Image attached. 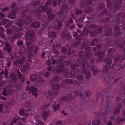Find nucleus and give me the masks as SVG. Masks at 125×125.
<instances>
[{
  "instance_id": "1",
  "label": "nucleus",
  "mask_w": 125,
  "mask_h": 125,
  "mask_svg": "<svg viewBox=\"0 0 125 125\" xmlns=\"http://www.w3.org/2000/svg\"><path fill=\"white\" fill-rule=\"evenodd\" d=\"M34 34L33 31L31 30H29L26 33L25 38L27 40H29L26 44V45H27L28 42L29 43H31L29 44V45H32L31 44L35 41L36 38L34 37Z\"/></svg>"
},
{
  "instance_id": "2",
  "label": "nucleus",
  "mask_w": 125,
  "mask_h": 125,
  "mask_svg": "<svg viewBox=\"0 0 125 125\" xmlns=\"http://www.w3.org/2000/svg\"><path fill=\"white\" fill-rule=\"evenodd\" d=\"M30 43H28L27 46V49L28 52V56L30 58H32L34 56L35 53L36 54H37V50L39 49L38 47H36L35 48V51H32L33 50V46L32 45H29V44Z\"/></svg>"
},
{
  "instance_id": "3",
  "label": "nucleus",
  "mask_w": 125,
  "mask_h": 125,
  "mask_svg": "<svg viewBox=\"0 0 125 125\" xmlns=\"http://www.w3.org/2000/svg\"><path fill=\"white\" fill-rule=\"evenodd\" d=\"M85 54V52H81L79 53V57L78 58L77 62L81 64V66H82V64H87L85 62V59L83 57Z\"/></svg>"
},
{
  "instance_id": "4",
  "label": "nucleus",
  "mask_w": 125,
  "mask_h": 125,
  "mask_svg": "<svg viewBox=\"0 0 125 125\" xmlns=\"http://www.w3.org/2000/svg\"><path fill=\"white\" fill-rule=\"evenodd\" d=\"M82 71L83 73H85L86 76L87 78H89L91 76L90 73L88 71L86 70V69L88 68L89 65L87 64H82Z\"/></svg>"
},
{
  "instance_id": "5",
  "label": "nucleus",
  "mask_w": 125,
  "mask_h": 125,
  "mask_svg": "<svg viewBox=\"0 0 125 125\" xmlns=\"http://www.w3.org/2000/svg\"><path fill=\"white\" fill-rule=\"evenodd\" d=\"M94 54L96 56H99V58L100 61H105V58L104 57L105 53L101 51H99L95 52Z\"/></svg>"
},
{
  "instance_id": "6",
  "label": "nucleus",
  "mask_w": 125,
  "mask_h": 125,
  "mask_svg": "<svg viewBox=\"0 0 125 125\" xmlns=\"http://www.w3.org/2000/svg\"><path fill=\"white\" fill-rule=\"evenodd\" d=\"M26 89L27 90H29L30 92L31 91L32 94L35 95V97H37V90L36 88L33 86H31V88H30L29 86H27L26 87Z\"/></svg>"
},
{
  "instance_id": "7",
  "label": "nucleus",
  "mask_w": 125,
  "mask_h": 125,
  "mask_svg": "<svg viewBox=\"0 0 125 125\" xmlns=\"http://www.w3.org/2000/svg\"><path fill=\"white\" fill-rule=\"evenodd\" d=\"M18 12L17 9H15L12 10L7 15V17L10 19H13L16 17V14Z\"/></svg>"
},
{
  "instance_id": "8",
  "label": "nucleus",
  "mask_w": 125,
  "mask_h": 125,
  "mask_svg": "<svg viewBox=\"0 0 125 125\" xmlns=\"http://www.w3.org/2000/svg\"><path fill=\"white\" fill-rule=\"evenodd\" d=\"M25 57H22L21 58L16 60L14 62V63L16 66H19L22 64L24 62Z\"/></svg>"
},
{
  "instance_id": "9",
  "label": "nucleus",
  "mask_w": 125,
  "mask_h": 125,
  "mask_svg": "<svg viewBox=\"0 0 125 125\" xmlns=\"http://www.w3.org/2000/svg\"><path fill=\"white\" fill-rule=\"evenodd\" d=\"M63 66L62 65L56 67L53 70V72L54 73H57V72H60L61 73L62 72H65L64 71H63L64 70H67V69L66 68H64V69H63Z\"/></svg>"
},
{
  "instance_id": "10",
  "label": "nucleus",
  "mask_w": 125,
  "mask_h": 125,
  "mask_svg": "<svg viewBox=\"0 0 125 125\" xmlns=\"http://www.w3.org/2000/svg\"><path fill=\"white\" fill-rule=\"evenodd\" d=\"M122 3V1L121 0H120L117 1L115 3V5L114 8H112V9H111L110 10V11H112V9L115 11L119 9L120 7V5L121 3Z\"/></svg>"
},
{
  "instance_id": "11",
  "label": "nucleus",
  "mask_w": 125,
  "mask_h": 125,
  "mask_svg": "<svg viewBox=\"0 0 125 125\" xmlns=\"http://www.w3.org/2000/svg\"><path fill=\"white\" fill-rule=\"evenodd\" d=\"M92 1L91 0H84L81 3V6L83 7L88 6H89L91 5L92 3Z\"/></svg>"
},
{
  "instance_id": "12",
  "label": "nucleus",
  "mask_w": 125,
  "mask_h": 125,
  "mask_svg": "<svg viewBox=\"0 0 125 125\" xmlns=\"http://www.w3.org/2000/svg\"><path fill=\"white\" fill-rule=\"evenodd\" d=\"M24 24H26L25 21L23 19H21L18 21L17 23L15 25L19 27H20L22 26Z\"/></svg>"
},
{
  "instance_id": "13",
  "label": "nucleus",
  "mask_w": 125,
  "mask_h": 125,
  "mask_svg": "<svg viewBox=\"0 0 125 125\" xmlns=\"http://www.w3.org/2000/svg\"><path fill=\"white\" fill-rule=\"evenodd\" d=\"M98 41V39L95 38L92 40L90 43L89 45L92 46H94L96 44Z\"/></svg>"
},
{
  "instance_id": "14",
  "label": "nucleus",
  "mask_w": 125,
  "mask_h": 125,
  "mask_svg": "<svg viewBox=\"0 0 125 125\" xmlns=\"http://www.w3.org/2000/svg\"><path fill=\"white\" fill-rule=\"evenodd\" d=\"M114 29L115 33V36H117L120 32L119 27L117 26H115L114 27Z\"/></svg>"
},
{
  "instance_id": "15",
  "label": "nucleus",
  "mask_w": 125,
  "mask_h": 125,
  "mask_svg": "<svg viewBox=\"0 0 125 125\" xmlns=\"http://www.w3.org/2000/svg\"><path fill=\"white\" fill-rule=\"evenodd\" d=\"M26 49L24 47H21L19 51L20 55V56L22 57H24V55L25 53Z\"/></svg>"
},
{
  "instance_id": "16",
  "label": "nucleus",
  "mask_w": 125,
  "mask_h": 125,
  "mask_svg": "<svg viewBox=\"0 0 125 125\" xmlns=\"http://www.w3.org/2000/svg\"><path fill=\"white\" fill-rule=\"evenodd\" d=\"M4 50L5 51H7L8 53H10L11 52V47L9 44L7 43L6 44L5 48L4 49Z\"/></svg>"
},
{
  "instance_id": "17",
  "label": "nucleus",
  "mask_w": 125,
  "mask_h": 125,
  "mask_svg": "<svg viewBox=\"0 0 125 125\" xmlns=\"http://www.w3.org/2000/svg\"><path fill=\"white\" fill-rule=\"evenodd\" d=\"M11 29L14 32H16L22 30V28H19L18 27L15 26H12Z\"/></svg>"
},
{
  "instance_id": "18",
  "label": "nucleus",
  "mask_w": 125,
  "mask_h": 125,
  "mask_svg": "<svg viewBox=\"0 0 125 125\" xmlns=\"http://www.w3.org/2000/svg\"><path fill=\"white\" fill-rule=\"evenodd\" d=\"M110 67L108 68V66L106 65V66L104 67L103 68L102 72L104 74H106L108 73L109 72V69Z\"/></svg>"
},
{
  "instance_id": "19",
  "label": "nucleus",
  "mask_w": 125,
  "mask_h": 125,
  "mask_svg": "<svg viewBox=\"0 0 125 125\" xmlns=\"http://www.w3.org/2000/svg\"><path fill=\"white\" fill-rule=\"evenodd\" d=\"M32 18L31 16H27L25 19V24H28L31 22Z\"/></svg>"
},
{
  "instance_id": "20",
  "label": "nucleus",
  "mask_w": 125,
  "mask_h": 125,
  "mask_svg": "<svg viewBox=\"0 0 125 125\" xmlns=\"http://www.w3.org/2000/svg\"><path fill=\"white\" fill-rule=\"evenodd\" d=\"M37 75L35 74H32L30 76V78L31 81L32 82L34 81L37 79Z\"/></svg>"
},
{
  "instance_id": "21",
  "label": "nucleus",
  "mask_w": 125,
  "mask_h": 125,
  "mask_svg": "<svg viewBox=\"0 0 125 125\" xmlns=\"http://www.w3.org/2000/svg\"><path fill=\"white\" fill-rule=\"evenodd\" d=\"M14 91V89L11 88H9L7 89V94L10 95H12Z\"/></svg>"
},
{
  "instance_id": "22",
  "label": "nucleus",
  "mask_w": 125,
  "mask_h": 125,
  "mask_svg": "<svg viewBox=\"0 0 125 125\" xmlns=\"http://www.w3.org/2000/svg\"><path fill=\"white\" fill-rule=\"evenodd\" d=\"M112 61V59L111 58H109L107 60L106 65L108 66V68L110 67Z\"/></svg>"
},
{
  "instance_id": "23",
  "label": "nucleus",
  "mask_w": 125,
  "mask_h": 125,
  "mask_svg": "<svg viewBox=\"0 0 125 125\" xmlns=\"http://www.w3.org/2000/svg\"><path fill=\"white\" fill-rule=\"evenodd\" d=\"M32 27L35 28H39V24L37 21H36L32 23Z\"/></svg>"
},
{
  "instance_id": "24",
  "label": "nucleus",
  "mask_w": 125,
  "mask_h": 125,
  "mask_svg": "<svg viewBox=\"0 0 125 125\" xmlns=\"http://www.w3.org/2000/svg\"><path fill=\"white\" fill-rule=\"evenodd\" d=\"M55 104H54V111H56L59 110V104L57 103L56 101L54 102Z\"/></svg>"
},
{
  "instance_id": "25",
  "label": "nucleus",
  "mask_w": 125,
  "mask_h": 125,
  "mask_svg": "<svg viewBox=\"0 0 125 125\" xmlns=\"http://www.w3.org/2000/svg\"><path fill=\"white\" fill-rule=\"evenodd\" d=\"M28 68V66L26 65H23L21 67V71L22 73H24L26 72Z\"/></svg>"
},
{
  "instance_id": "26",
  "label": "nucleus",
  "mask_w": 125,
  "mask_h": 125,
  "mask_svg": "<svg viewBox=\"0 0 125 125\" xmlns=\"http://www.w3.org/2000/svg\"><path fill=\"white\" fill-rule=\"evenodd\" d=\"M71 64L72 65V66L71 67V68H72V69H74L73 68V66H75V67H78L79 66H80L82 67V66L80 65H79L78 63H77L76 61H73L71 63Z\"/></svg>"
},
{
  "instance_id": "27",
  "label": "nucleus",
  "mask_w": 125,
  "mask_h": 125,
  "mask_svg": "<svg viewBox=\"0 0 125 125\" xmlns=\"http://www.w3.org/2000/svg\"><path fill=\"white\" fill-rule=\"evenodd\" d=\"M48 7L45 6H43L40 8V11L42 12H43L45 11L48 8Z\"/></svg>"
},
{
  "instance_id": "28",
  "label": "nucleus",
  "mask_w": 125,
  "mask_h": 125,
  "mask_svg": "<svg viewBox=\"0 0 125 125\" xmlns=\"http://www.w3.org/2000/svg\"><path fill=\"white\" fill-rule=\"evenodd\" d=\"M81 43L80 41L79 40H77L75 42L73 43V45L75 47H78L80 45Z\"/></svg>"
},
{
  "instance_id": "29",
  "label": "nucleus",
  "mask_w": 125,
  "mask_h": 125,
  "mask_svg": "<svg viewBox=\"0 0 125 125\" xmlns=\"http://www.w3.org/2000/svg\"><path fill=\"white\" fill-rule=\"evenodd\" d=\"M112 32L111 28H108L105 34L107 36H109L112 34Z\"/></svg>"
},
{
  "instance_id": "30",
  "label": "nucleus",
  "mask_w": 125,
  "mask_h": 125,
  "mask_svg": "<svg viewBox=\"0 0 125 125\" xmlns=\"http://www.w3.org/2000/svg\"><path fill=\"white\" fill-rule=\"evenodd\" d=\"M75 74H73L71 72H69L66 74V76L67 77L73 78L75 76Z\"/></svg>"
},
{
  "instance_id": "31",
  "label": "nucleus",
  "mask_w": 125,
  "mask_h": 125,
  "mask_svg": "<svg viewBox=\"0 0 125 125\" xmlns=\"http://www.w3.org/2000/svg\"><path fill=\"white\" fill-rule=\"evenodd\" d=\"M88 27L89 28L92 29H94L97 28V26L95 24H91L89 25Z\"/></svg>"
},
{
  "instance_id": "32",
  "label": "nucleus",
  "mask_w": 125,
  "mask_h": 125,
  "mask_svg": "<svg viewBox=\"0 0 125 125\" xmlns=\"http://www.w3.org/2000/svg\"><path fill=\"white\" fill-rule=\"evenodd\" d=\"M61 0H54L53 1V6H56L57 4H59L61 1Z\"/></svg>"
},
{
  "instance_id": "33",
  "label": "nucleus",
  "mask_w": 125,
  "mask_h": 125,
  "mask_svg": "<svg viewBox=\"0 0 125 125\" xmlns=\"http://www.w3.org/2000/svg\"><path fill=\"white\" fill-rule=\"evenodd\" d=\"M55 14H52L50 15L48 17V20L51 21L55 17Z\"/></svg>"
},
{
  "instance_id": "34",
  "label": "nucleus",
  "mask_w": 125,
  "mask_h": 125,
  "mask_svg": "<svg viewBox=\"0 0 125 125\" xmlns=\"http://www.w3.org/2000/svg\"><path fill=\"white\" fill-rule=\"evenodd\" d=\"M115 49H109L108 51V54L110 55L113 54L115 51Z\"/></svg>"
},
{
  "instance_id": "35",
  "label": "nucleus",
  "mask_w": 125,
  "mask_h": 125,
  "mask_svg": "<svg viewBox=\"0 0 125 125\" xmlns=\"http://www.w3.org/2000/svg\"><path fill=\"white\" fill-rule=\"evenodd\" d=\"M17 78L16 77V75L14 74L12 78L10 81V82L12 83L14 81L15 82H16L17 81Z\"/></svg>"
},
{
  "instance_id": "36",
  "label": "nucleus",
  "mask_w": 125,
  "mask_h": 125,
  "mask_svg": "<svg viewBox=\"0 0 125 125\" xmlns=\"http://www.w3.org/2000/svg\"><path fill=\"white\" fill-rule=\"evenodd\" d=\"M73 23L72 19L71 18L67 21L66 26L67 27H69Z\"/></svg>"
},
{
  "instance_id": "37",
  "label": "nucleus",
  "mask_w": 125,
  "mask_h": 125,
  "mask_svg": "<svg viewBox=\"0 0 125 125\" xmlns=\"http://www.w3.org/2000/svg\"><path fill=\"white\" fill-rule=\"evenodd\" d=\"M104 79L105 80L109 82H110L113 80V78L109 76H107L104 78Z\"/></svg>"
},
{
  "instance_id": "38",
  "label": "nucleus",
  "mask_w": 125,
  "mask_h": 125,
  "mask_svg": "<svg viewBox=\"0 0 125 125\" xmlns=\"http://www.w3.org/2000/svg\"><path fill=\"white\" fill-rule=\"evenodd\" d=\"M110 104V103L109 101H107V104L105 107V110H107L108 109L110 110L111 108L110 107H109V104Z\"/></svg>"
},
{
  "instance_id": "39",
  "label": "nucleus",
  "mask_w": 125,
  "mask_h": 125,
  "mask_svg": "<svg viewBox=\"0 0 125 125\" xmlns=\"http://www.w3.org/2000/svg\"><path fill=\"white\" fill-rule=\"evenodd\" d=\"M66 83L68 85H69L73 83V81L70 79H67L65 81Z\"/></svg>"
},
{
  "instance_id": "40",
  "label": "nucleus",
  "mask_w": 125,
  "mask_h": 125,
  "mask_svg": "<svg viewBox=\"0 0 125 125\" xmlns=\"http://www.w3.org/2000/svg\"><path fill=\"white\" fill-rule=\"evenodd\" d=\"M108 11L107 9H105L103 11H101L99 14V15L100 16H101L102 15H104L106 14Z\"/></svg>"
},
{
  "instance_id": "41",
  "label": "nucleus",
  "mask_w": 125,
  "mask_h": 125,
  "mask_svg": "<svg viewBox=\"0 0 125 125\" xmlns=\"http://www.w3.org/2000/svg\"><path fill=\"white\" fill-rule=\"evenodd\" d=\"M100 124V121L98 120H95L92 123V125H99Z\"/></svg>"
},
{
  "instance_id": "42",
  "label": "nucleus",
  "mask_w": 125,
  "mask_h": 125,
  "mask_svg": "<svg viewBox=\"0 0 125 125\" xmlns=\"http://www.w3.org/2000/svg\"><path fill=\"white\" fill-rule=\"evenodd\" d=\"M4 74L5 77L6 78L8 77L7 75H8L9 72L8 69L6 68L5 69L4 71L3 72Z\"/></svg>"
},
{
  "instance_id": "43",
  "label": "nucleus",
  "mask_w": 125,
  "mask_h": 125,
  "mask_svg": "<svg viewBox=\"0 0 125 125\" xmlns=\"http://www.w3.org/2000/svg\"><path fill=\"white\" fill-rule=\"evenodd\" d=\"M76 78L78 81H81L83 79V76L79 75L76 76Z\"/></svg>"
},
{
  "instance_id": "44",
  "label": "nucleus",
  "mask_w": 125,
  "mask_h": 125,
  "mask_svg": "<svg viewBox=\"0 0 125 125\" xmlns=\"http://www.w3.org/2000/svg\"><path fill=\"white\" fill-rule=\"evenodd\" d=\"M60 88L59 85L57 84H55L52 87V88L53 89H58Z\"/></svg>"
},
{
  "instance_id": "45",
  "label": "nucleus",
  "mask_w": 125,
  "mask_h": 125,
  "mask_svg": "<svg viewBox=\"0 0 125 125\" xmlns=\"http://www.w3.org/2000/svg\"><path fill=\"white\" fill-rule=\"evenodd\" d=\"M92 53L90 52L88 53L85 55V57L86 59H89L92 57Z\"/></svg>"
},
{
  "instance_id": "46",
  "label": "nucleus",
  "mask_w": 125,
  "mask_h": 125,
  "mask_svg": "<svg viewBox=\"0 0 125 125\" xmlns=\"http://www.w3.org/2000/svg\"><path fill=\"white\" fill-rule=\"evenodd\" d=\"M93 10V9L92 8L89 7H88L87 8H86L85 10L84 11L85 12H89Z\"/></svg>"
},
{
  "instance_id": "47",
  "label": "nucleus",
  "mask_w": 125,
  "mask_h": 125,
  "mask_svg": "<svg viewBox=\"0 0 125 125\" xmlns=\"http://www.w3.org/2000/svg\"><path fill=\"white\" fill-rule=\"evenodd\" d=\"M9 21V20L7 19H4L1 22V23H2V25H5Z\"/></svg>"
},
{
  "instance_id": "48",
  "label": "nucleus",
  "mask_w": 125,
  "mask_h": 125,
  "mask_svg": "<svg viewBox=\"0 0 125 125\" xmlns=\"http://www.w3.org/2000/svg\"><path fill=\"white\" fill-rule=\"evenodd\" d=\"M125 15V14L124 13L121 12L117 15V17L118 18H120V17H123Z\"/></svg>"
},
{
  "instance_id": "49",
  "label": "nucleus",
  "mask_w": 125,
  "mask_h": 125,
  "mask_svg": "<svg viewBox=\"0 0 125 125\" xmlns=\"http://www.w3.org/2000/svg\"><path fill=\"white\" fill-rule=\"evenodd\" d=\"M122 57L120 55L118 54L117 56H115L114 57V58L115 60H116L117 59L119 60H121Z\"/></svg>"
},
{
  "instance_id": "50",
  "label": "nucleus",
  "mask_w": 125,
  "mask_h": 125,
  "mask_svg": "<svg viewBox=\"0 0 125 125\" xmlns=\"http://www.w3.org/2000/svg\"><path fill=\"white\" fill-rule=\"evenodd\" d=\"M102 46V45L100 44L97 45L93 49V50L95 51L99 49Z\"/></svg>"
},
{
  "instance_id": "51",
  "label": "nucleus",
  "mask_w": 125,
  "mask_h": 125,
  "mask_svg": "<svg viewBox=\"0 0 125 125\" xmlns=\"http://www.w3.org/2000/svg\"><path fill=\"white\" fill-rule=\"evenodd\" d=\"M38 9L35 10L34 11V13L35 15L38 17L39 16V7L38 8Z\"/></svg>"
},
{
  "instance_id": "52",
  "label": "nucleus",
  "mask_w": 125,
  "mask_h": 125,
  "mask_svg": "<svg viewBox=\"0 0 125 125\" xmlns=\"http://www.w3.org/2000/svg\"><path fill=\"white\" fill-rule=\"evenodd\" d=\"M15 88L16 89L20 90L21 88V86L20 84H17L15 86Z\"/></svg>"
},
{
  "instance_id": "53",
  "label": "nucleus",
  "mask_w": 125,
  "mask_h": 125,
  "mask_svg": "<svg viewBox=\"0 0 125 125\" xmlns=\"http://www.w3.org/2000/svg\"><path fill=\"white\" fill-rule=\"evenodd\" d=\"M67 96L68 97V100H69L71 99H73L74 98V97L73 95L71 94H69Z\"/></svg>"
},
{
  "instance_id": "54",
  "label": "nucleus",
  "mask_w": 125,
  "mask_h": 125,
  "mask_svg": "<svg viewBox=\"0 0 125 125\" xmlns=\"http://www.w3.org/2000/svg\"><path fill=\"white\" fill-rule=\"evenodd\" d=\"M6 32L7 34L8 35H10L12 33V31L10 29H7L6 30Z\"/></svg>"
},
{
  "instance_id": "55",
  "label": "nucleus",
  "mask_w": 125,
  "mask_h": 125,
  "mask_svg": "<svg viewBox=\"0 0 125 125\" xmlns=\"http://www.w3.org/2000/svg\"><path fill=\"white\" fill-rule=\"evenodd\" d=\"M52 95V93L51 92H49L47 95L46 97L47 98H51Z\"/></svg>"
},
{
  "instance_id": "56",
  "label": "nucleus",
  "mask_w": 125,
  "mask_h": 125,
  "mask_svg": "<svg viewBox=\"0 0 125 125\" xmlns=\"http://www.w3.org/2000/svg\"><path fill=\"white\" fill-rule=\"evenodd\" d=\"M3 89L4 91L2 92V95L3 96H7L8 94L7 93V90L5 89L4 88H3Z\"/></svg>"
},
{
  "instance_id": "57",
  "label": "nucleus",
  "mask_w": 125,
  "mask_h": 125,
  "mask_svg": "<svg viewBox=\"0 0 125 125\" xmlns=\"http://www.w3.org/2000/svg\"><path fill=\"white\" fill-rule=\"evenodd\" d=\"M68 7V5L66 4H63L61 7V8L62 10Z\"/></svg>"
},
{
  "instance_id": "58",
  "label": "nucleus",
  "mask_w": 125,
  "mask_h": 125,
  "mask_svg": "<svg viewBox=\"0 0 125 125\" xmlns=\"http://www.w3.org/2000/svg\"><path fill=\"white\" fill-rule=\"evenodd\" d=\"M120 111V110L118 108H116L114 112V114H117L119 113Z\"/></svg>"
},
{
  "instance_id": "59",
  "label": "nucleus",
  "mask_w": 125,
  "mask_h": 125,
  "mask_svg": "<svg viewBox=\"0 0 125 125\" xmlns=\"http://www.w3.org/2000/svg\"><path fill=\"white\" fill-rule=\"evenodd\" d=\"M107 7L108 8L110 7L111 5V2L110 1L108 0L107 1Z\"/></svg>"
},
{
  "instance_id": "60",
  "label": "nucleus",
  "mask_w": 125,
  "mask_h": 125,
  "mask_svg": "<svg viewBox=\"0 0 125 125\" xmlns=\"http://www.w3.org/2000/svg\"><path fill=\"white\" fill-rule=\"evenodd\" d=\"M90 50V47L89 46L87 45L85 47V51L87 52H89Z\"/></svg>"
},
{
  "instance_id": "61",
  "label": "nucleus",
  "mask_w": 125,
  "mask_h": 125,
  "mask_svg": "<svg viewBox=\"0 0 125 125\" xmlns=\"http://www.w3.org/2000/svg\"><path fill=\"white\" fill-rule=\"evenodd\" d=\"M59 77L58 76H55L53 77V80L54 82H57L58 81Z\"/></svg>"
},
{
  "instance_id": "62",
  "label": "nucleus",
  "mask_w": 125,
  "mask_h": 125,
  "mask_svg": "<svg viewBox=\"0 0 125 125\" xmlns=\"http://www.w3.org/2000/svg\"><path fill=\"white\" fill-rule=\"evenodd\" d=\"M101 28H98L95 31V32L96 34L97 33H100L101 32Z\"/></svg>"
},
{
  "instance_id": "63",
  "label": "nucleus",
  "mask_w": 125,
  "mask_h": 125,
  "mask_svg": "<svg viewBox=\"0 0 125 125\" xmlns=\"http://www.w3.org/2000/svg\"><path fill=\"white\" fill-rule=\"evenodd\" d=\"M53 53L55 54H57L59 53L58 51L56 49H55L54 47L53 48Z\"/></svg>"
},
{
  "instance_id": "64",
  "label": "nucleus",
  "mask_w": 125,
  "mask_h": 125,
  "mask_svg": "<svg viewBox=\"0 0 125 125\" xmlns=\"http://www.w3.org/2000/svg\"><path fill=\"white\" fill-rule=\"evenodd\" d=\"M99 70L98 69L96 68L93 71V72L94 75H95L97 73L99 72Z\"/></svg>"
}]
</instances>
